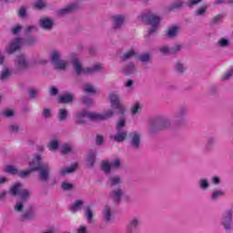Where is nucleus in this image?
Segmentation results:
<instances>
[{
	"label": "nucleus",
	"instance_id": "nucleus-1",
	"mask_svg": "<svg viewBox=\"0 0 233 233\" xmlns=\"http://www.w3.org/2000/svg\"><path fill=\"white\" fill-rule=\"evenodd\" d=\"M41 155L35 154L33 160L29 162V169L19 172V177H27L32 172H38V179L42 183H48L50 181V164L42 162Z\"/></svg>",
	"mask_w": 233,
	"mask_h": 233
},
{
	"label": "nucleus",
	"instance_id": "nucleus-2",
	"mask_svg": "<svg viewBox=\"0 0 233 233\" xmlns=\"http://www.w3.org/2000/svg\"><path fill=\"white\" fill-rule=\"evenodd\" d=\"M144 23H148L151 25V28L148 30L149 35H154L156 32H157V28L159 26V23L161 22V18L155 14H152L150 11L147 10L141 13L138 16Z\"/></svg>",
	"mask_w": 233,
	"mask_h": 233
},
{
	"label": "nucleus",
	"instance_id": "nucleus-3",
	"mask_svg": "<svg viewBox=\"0 0 233 233\" xmlns=\"http://www.w3.org/2000/svg\"><path fill=\"white\" fill-rule=\"evenodd\" d=\"M125 127H127V117H125V116H121L116 123V133L115 135H111V139H114L116 143H123V141H125L128 137V132L125 129Z\"/></svg>",
	"mask_w": 233,
	"mask_h": 233
},
{
	"label": "nucleus",
	"instance_id": "nucleus-4",
	"mask_svg": "<svg viewBox=\"0 0 233 233\" xmlns=\"http://www.w3.org/2000/svg\"><path fill=\"white\" fill-rule=\"evenodd\" d=\"M172 127V119L162 116L156 121L150 122L148 126L149 134H156V130H167Z\"/></svg>",
	"mask_w": 233,
	"mask_h": 233
},
{
	"label": "nucleus",
	"instance_id": "nucleus-5",
	"mask_svg": "<svg viewBox=\"0 0 233 233\" xmlns=\"http://www.w3.org/2000/svg\"><path fill=\"white\" fill-rule=\"evenodd\" d=\"M233 209H226L220 218V225L226 232H232L233 230Z\"/></svg>",
	"mask_w": 233,
	"mask_h": 233
},
{
	"label": "nucleus",
	"instance_id": "nucleus-6",
	"mask_svg": "<svg viewBox=\"0 0 233 233\" xmlns=\"http://www.w3.org/2000/svg\"><path fill=\"white\" fill-rule=\"evenodd\" d=\"M88 119L96 121V112H88L86 110H81L75 113L76 125H86Z\"/></svg>",
	"mask_w": 233,
	"mask_h": 233
},
{
	"label": "nucleus",
	"instance_id": "nucleus-7",
	"mask_svg": "<svg viewBox=\"0 0 233 233\" xmlns=\"http://www.w3.org/2000/svg\"><path fill=\"white\" fill-rule=\"evenodd\" d=\"M11 196H19L20 201L26 203L27 199H30V191L28 189H23V185L17 183L15 184L9 190Z\"/></svg>",
	"mask_w": 233,
	"mask_h": 233
},
{
	"label": "nucleus",
	"instance_id": "nucleus-8",
	"mask_svg": "<svg viewBox=\"0 0 233 233\" xmlns=\"http://www.w3.org/2000/svg\"><path fill=\"white\" fill-rule=\"evenodd\" d=\"M108 99L112 108H116V110H118V114H124L127 111L125 106L121 104V96H119V93H117V91H113L109 93Z\"/></svg>",
	"mask_w": 233,
	"mask_h": 233
},
{
	"label": "nucleus",
	"instance_id": "nucleus-9",
	"mask_svg": "<svg viewBox=\"0 0 233 233\" xmlns=\"http://www.w3.org/2000/svg\"><path fill=\"white\" fill-rule=\"evenodd\" d=\"M51 64L55 66L56 70H65L68 66V62L66 60L61 59V53L57 50H53L51 52Z\"/></svg>",
	"mask_w": 233,
	"mask_h": 233
},
{
	"label": "nucleus",
	"instance_id": "nucleus-10",
	"mask_svg": "<svg viewBox=\"0 0 233 233\" xmlns=\"http://www.w3.org/2000/svg\"><path fill=\"white\" fill-rule=\"evenodd\" d=\"M127 21L126 15H115L111 17L112 30L117 32L125 26Z\"/></svg>",
	"mask_w": 233,
	"mask_h": 233
},
{
	"label": "nucleus",
	"instance_id": "nucleus-11",
	"mask_svg": "<svg viewBox=\"0 0 233 233\" xmlns=\"http://www.w3.org/2000/svg\"><path fill=\"white\" fill-rule=\"evenodd\" d=\"M30 66V62L28 61V57L25 55L20 54L15 59V67L16 70H26Z\"/></svg>",
	"mask_w": 233,
	"mask_h": 233
},
{
	"label": "nucleus",
	"instance_id": "nucleus-12",
	"mask_svg": "<svg viewBox=\"0 0 233 233\" xmlns=\"http://www.w3.org/2000/svg\"><path fill=\"white\" fill-rule=\"evenodd\" d=\"M187 107H180L177 112L174 115L173 123L177 127L180 125H185L187 123Z\"/></svg>",
	"mask_w": 233,
	"mask_h": 233
},
{
	"label": "nucleus",
	"instance_id": "nucleus-13",
	"mask_svg": "<svg viewBox=\"0 0 233 233\" xmlns=\"http://www.w3.org/2000/svg\"><path fill=\"white\" fill-rule=\"evenodd\" d=\"M21 46H23V38L17 37L10 41L5 47V51L7 54H15L17 50H20Z\"/></svg>",
	"mask_w": 233,
	"mask_h": 233
},
{
	"label": "nucleus",
	"instance_id": "nucleus-14",
	"mask_svg": "<svg viewBox=\"0 0 233 233\" xmlns=\"http://www.w3.org/2000/svg\"><path fill=\"white\" fill-rule=\"evenodd\" d=\"M141 225V219L137 217L132 218L127 227H126V233H137V228H139V226Z\"/></svg>",
	"mask_w": 233,
	"mask_h": 233
},
{
	"label": "nucleus",
	"instance_id": "nucleus-15",
	"mask_svg": "<svg viewBox=\"0 0 233 233\" xmlns=\"http://www.w3.org/2000/svg\"><path fill=\"white\" fill-rule=\"evenodd\" d=\"M129 143L132 148L137 150L141 147V134L137 131H133L129 134Z\"/></svg>",
	"mask_w": 233,
	"mask_h": 233
},
{
	"label": "nucleus",
	"instance_id": "nucleus-16",
	"mask_svg": "<svg viewBox=\"0 0 233 233\" xmlns=\"http://www.w3.org/2000/svg\"><path fill=\"white\" fill-rule=\"evenodd\" d=\"M72 66L76 76H88L87 67H83L79 58H73Z\"/></svg>",
	"mask_w": 233,
	"mask_h": 233
},
{
	"label": "nucleus",
	"instance_id": "nucleus-17",
	"mask_svg": "<svg viewBox=\"0 0 233 233\" xmlns=\"http://www.w3.org/2000/svg\"><path fill=\"white\" fill-rule=\"evenodd\" d=\"M79 8V4L72 3L57 11L58 15H68Z\"/></svg>",
	"mask_w": 233,
	"mask_h": 233
},
{
	"label": "nucleus",
	"instance_id": "nucleus-18",
	"mask_svg": "<svg viewBox=\"0 0 233 233\" xmlns=\"http://www.w3.org/2000/svg\"><path fill=\"white\" fill-rule=\"evenodd\" d=\"M39 26L43 28V30H46V32H50V30L54 28V20L48 17L40 18Z\"/></svg>",
	"mask_w": 233,
	"mask_h": 233
},
{
	"label": "nucleus",
	"instance_id": "nucleus-19",
	"mask_svg": "<svg viewBox=\"0 0 233 233\" xmlns=\"http://www.w3.org/2000/svg\"><path fill=\"white\" fill-rule=\"evenodd\" d=\"M114 116V110L108 109L104 113H95V121H105Z\"/></svg>",
	"mask_w": 233,
	"mask_h": 233
},
{
	"label": "nucleus",
	"instance_id": "nucleus-20",
	"mask_svg": "<svg viewBox=\"0 0 233 233\" xmlns=\"http://www.w3.org/2000/svg\"><path fill=\"white\" fill-rule=\"evenodd\" d=\"M8 131L13 136H19V134H23V132H25V127L19 124L12 123L8 127Z\"/></svg>",
	"mask_w": 233,
	"mask_h": 233
},
{
	"label": "nucleus",
	"instance_id": "nucleus-21",
	"mask_svg": "<svg viewBox=\"0 0 233 233\" xmlns=\"http://www.w3.org/2000/svg\"><path fill=\"white\" fill-rule=\"evenodd\" d=\"M123 189L121 187H117L116 189H113L110 193V198L115 202V203H119L121 201V198H123Z\"/></svg>",
	"mask_w": 233,
	"mask_h": 233
},
{
	"label": "nucleus",
	"instance_id": "nucleus-22",
	"mask_svg": "<svg viewBox=\"0 0 233 233\" xmlns=\"http://www.w3.org/2000/svg\"><path fill=\"white\" fill-rule=\"evenodd\" d=\"M12 77V69L8 67H3L0 71V81L2 83H6Z\"/></svg>",
	"mask_w": 233,
	"mask_h": 233
},
{
	"label": "nucleus",
	"instance_id": "nucleus-23",
	"mask_svg": "<svg viewBox=\"0 0 233 233\" xmlns=\"http://www.w3.org/2000/svg\"><path fill=\"white\" fill-rule=\"evenodd\" d=\"M102 216L105 221L109 223V221H112V216H114V210L112 209V208H110V206H105L102 210Z\"/></svg>",
	"mask_w": 233,
	"mask_h": 233
},
{
	"label": "nucleus",
	"instance_id": "nucleus-24",
	"mask_svg": "<svg viewBox=\"0 0 233 233\" xmlns=\"http://www.w3.org/2000/svg\"><path fill=\"white\" fill-rule=\"evenodd\" d=\"M76 168H77V164H73L67 167H61L58 171V176L63 177L66 176V174H72V172H76Z\"/></svg>",
	"mask_w": 233,
	"mask_h": 233
},
{
	"label": "nucleus",
	"instance_id": "nucleus-25",
	"mask_svg": "<svg viewBox=\"0 0 233 233\" xmlns=\"http://www.w3.org/2000/svg\"><path fill=\"white\" fill-rule=\"evenodd\" d=\"M137 72V68L134 63H128L123 67V73L125 76H133Z\"/></svg>",
	"mask_w": 233,
	"mask_h": 233
},
{
	"label": "nucleus",
	"instance_id": "nucleus-26",
	"mask_svg": "<svg viewBox=\"0 0 233 233\" xmlns=\"http://www.w3.org/2000/svg\"><path fill=\"white\" fill-rule=\"evenodd\" d=\"M123 183L121 177L117 175L110 176L107 180V185L113 188V187H117Z\"/></svg>",
	"mask_w": 233,
	"mask_h": 233
},
{
	"label": "nucleus",
	"instance_id": "nucleus-27",
	"mask_svg": "<svg viewBox=\"0 0 233 233\" xmlns=\"http://www.w3.org/2000/svg\"><path fill=\"white\" fill-rule=\"evenodd\" d=\"M72 101H74V95H72V93H65L58 97V103H61L63 105L72 103Z\"/></svg>",
	"mask_w": 233,
	"mask_h": 233
},
{
	"label": "nucleus",
	"instance_id": "nucleus-28",
	"mask_svg": "<svg viewBox=\"0 0 233 233\" xmlns=\"http://www.w3.org/2000/svg\"><path fill=\"white\" fill-rule=\"evenodd\" d=\"M177 34H179V26L177 25H171L167 31V35L169 39H175V37H177Z\"/></svg>",
	"mask_w": 233,
	"mask_h": 233
},
{
	"label": "nucleus",
	"instance_id": "nucleus-29",
	"mask_svg": "<svg viewBox=\"0 0 233 233\" xmlns=\"http://www.w3.org/2000/svg\"><path fill=\"white\" fill-rule=\"evenodd\" d=\"M35 218V210L34 208H29L21 217L22 221H30Z\"/></svg>",
	"mask_w": 233,
	"mask_h": 233
},
{
	"label": "nucleus",
	"instance_id": "nucleus-30",
	"mask_svg": "<svg viewBox=\"0 0 233 233\" xmlns=\"http://www.w3.org/2000/svg\"><path fill=\"white\" fill-rule=\"evenodd\" d=\"M225 191L223 189H214L211 193L210 199L211 201H218L219 198H224Z\"/></svg>",
	"mask_w": 233,
	"mask_h": 233
},
{
	"label": "nucleus",
	"instance_id": "nucleus-31",
	"mask_svg": "<svg viewBox=\"0 0 233 233\" xmlns=\"http://www.w3.org/2000/svg\"><path fill=\"white\" fill-rule=\"evenodd\" d=\"M218 48H228L230 46V39L227 37H221L217 42Z\"/></svg>",
	"mask_w": 233,
	"mask_h": 233
},
{
	"label": "nucleus",
	"instance_id": "nucleus-32",
	"mask_svg": "<svg viewBox=\"0 0 233 233\" xmlns=\"http://www.w3.org/2000/svg\"><path fill=\"white\" fill-rule=\"evenodd\" d=\"M216 137L211 136L208 137L206 147H205V151L206 152H210V150H212L214 148V145H216Z\"/></svg>",
	"mask_w": 233,
	"mask_h": 233
},
{
	"label": "nucleus",
	"instance_id": "nucleus-33",
	"mask_svg": "<svg viewBox=\"0 0 233 233\" xmlns=\"http://www.w3.org/2000/svg\"><path fill=\"white\" fill-rule=\"evenodd\" d=\"M60 152L64 156H66L68 154H72V152H74V147H72V145H70V144H63L60 147Z\"/></svg>",
	"mask_w": 233,
	"mask_h": 233
},
{
	"label": "nucleus",
	"instance_id": "nucleus-34",
	"mask_svg": "<svg viewBox=\"0 0 233 233\" xmlns=\"http://www.w3.org/2000/svg\"><path fill=\"white\" fill-rule=\"evenodd\" d=\"M87 167L92 168L96 163V152L90 151L86 157Z\"/></svg>",
	"mask_w": 233,
	"mask_h": 233
},
{
	"label": "nucleus",
	"instance_id": "nucleus-35",
	"mask_svg": "<svg viewBox=\"0 0 233 233\" xmlns=\"http://www.w3.org/2000/svg\"><path fill=\"white\" fill-rule=\"evenodd\" d=\"M58 120L63 123L68 119V110L65 108H60L58 110V115H57Z\"/></svg>",
	"mask_w": 233,
	"mask_h": 233
},
{
	"label": "nucleus",
	"instance_id": "nucleus-36",
	"mask_svg": "<svg viewBox=\"0 0 233 233\" xmlns=\"http://www.w3.org/2000/svg\"><path fill=\"white\" fill-rule=\"evenodd\" d=\"M198 185L200 190H207L208 188H210V182H208V178H200Z\"/></svg>",
	"mask_w": 233,
	"mask_h": 233
},
{
	"label": "nucleus",
	"instance_id": "nucleus-37",
	"mask_svg": "<svg viewBox=\"0 0 233 233\" xmlns=\"http://www.w3.org/2000/svg\"><path fill=\"white\" fill-rule=\"evenodd\" d=\"M138 59L144 65H148V63H150V59H152V55L149 53H142L139 55Z\"/></svg>",
	"mask_w": 233,
	"mask_h": 233
},
{
	"label": "nucleus",
	"instance_id": "nucleus-38",
	"mask_svg": "<svg viewBox=\"0 0 233 233\" xmlns=\"http://www.w3.org/2000/svg\"><path fill=\"white\" fill-rule=\"evenodd\" d=\"M103 71V66L100 64H95L90 67H87V75L88 74H96L97 72H102Z\"/></svg>",
	"mask_w": 233,
	"mask_h": 233
},
{
	"label": "nucleus",
	"instance_id": "nucleus-39",
	"mask_svg": "<svg viewBox=\"0 0 233 233\" xmlns=\"http://www.w3.org/2000/svg\"><path fill=\"white\" fill-rule=\"evenodd\" d=\"M47 148L50 152H56V150L59 148V141L57 139L50 140L49 143H47Z\"/></svg>",
	"mask_w": 233,
	"mask_h": 233
},
{
	"label": "nucleus",
	"instance_id": "nucleus-40",
	"mask_svg": "<svg viewBox=\"0 0 233 233\" xmlns=\"http://www.w3.org/2000/svg\"><path fill=\"white\" fill-rule=\"evenodd\" d=\"M83 205H85V201L81 199L75 201V203L70 207L71 212H77V210H81V207H83Z\"/></svg>",
	"mask_w": 233,
	"mask_h": 233
},
{
	"label": "nucleus",
	"instance_id": "nucleus-41",
	"mask_svg": "<svg viewBox=\"0 0 233 233\" xmlns=\"http://www.w3.org/2000/svg\"><path fill=\"white\" fill-rule=\"evenodd\" d=\"M85 214H86V220L88 221V223H92V219L94 218V213L92 211V207L90 205H88L85 208Z\"/></svg>",
	"mask_w": 233,
	"mask_h": 233
},
{
	"label": "nucleus",
	"instance_id": "nucleus-42",
	"mask_svg": "<svg viewBox=\"0 0 233 233\" xmlns=\"http://www.w3.org/2000/svg\"><path fill=\"white\" fill-rule=\"evenodd\" d=\"M136 56V50L134 49H129L124 55L122 56L121 59L122 61H128V59H132Z\"/></svg>",
	"mask_w": 233,
	"mask_h": 233
},
{
	"label": "nucleus",
	"instance_id": "nucleus-43",
	"mask_svg": "<svg viewBox=\"0 0 233 233\" xmlns=\"http://www.w3.org/2000/svg\"><path fill=\"white\" fill-rule=\"evenodd\" d=\"M207 10H208V6L203 5L195 11V15H197V17H205Z\"/></svg>",
	"mask_w": 233,
	"mask_h": 233
},
{
	"label": "nucleus",
	"instance_id": "nucleus-44",
	"mask_svg": "<svg viewBox=\"0 0 233 233\" xmlns=\"http://www.w3.org/2000/svg\"><path fill=\"white\" fill-rule=\"evenodd\" d=\"M25 45H27V46H34L35 43H37V37L35 35H30L25 40Z\"/></svg>",
	"mask_w": 233,
	"mask_h": 233
},
{
	"label": "nucleus",
	"instance_id": "nucleus-45",
	"mask_svg": "<svg viewBox=\"0 0 233 233\" xmlns=\"http://www.w3.org/2000/svg\"><path fill=\"white\" fill-rule=\"evenodd\" d=\"M140 111H141V104H139V102L135 103L131 106L130 112L132 116H136L137 114H139Z\"/></svg>",
	"mask_w": 233,
	"mask_h": 233
},
{
	"label": "nucleus",
	"instance_id": "nucleus-46",
	"mask_svg": "<svg viewBox=\"0 0 233 233\" xmlns=\"http://www.w3.org/2000/svg\"><path fill=\"white\" fill-rule=\"evenodd\" d=\"M83 90L86 94H96V87L88 83L83 86Z\"/></svg>",
	"mask_w": 233,
	"mask_h": 233
},
{
	"label": "nucleus",
	"instance_id": "nucleus-47",
	"mask_svg": "<svg viewBox=\"0 0 233 233\" xmlns=\"http://www.w3.org/2000/svg\"><path fill=\"white\" fill-rule=\"evenodd\" d=\"M175 70L177 74H183L186 70L185 65L181 62H177L175 64Z\"/></svg>",
	"mask_w": 233,
	"mask_h": 233
},
{
	"label": "nucleus",
	"instance_id": "nucleus-48",
	"mask_svg": "<svg viewBox=\"0 0 233 233\" xmlns=\"http://www.w3.org/2000/svg\"><path fill=\"white\" fill-rule=\"evenodd\" d=\"M102 170L106 174H110V170H112V166H111L110 162L103 161L102 162Z\"/></svg>",
	"mask_w": 233,
	"mask_h": 233
},
{
	"label": "nucleus",
	"instance_id": "nucleus-49",
	"mask_svg": "<svg viewBox=\"0 0 233 233\" xmlns=\"http://www.w3.org/2000/svg\"><path fill=\"white\" fill-rule=\"evenodd\" d=\"M159 52H160V54H162V56H172L171 48L168 47V46H161L159 48Z\"/></svg>",
	"mask_w": 233,
	"mask_h": 233
},
{
	"label": "nucleus",
	"instance_id": "nucleus-50",
	"mask_svg": "<svg viewBox=\"0 0 233 233\" xmlns=\"http://www.w3.org/2000/svg\"><path fill=\"white\" fill-rule=\"evenodd\" d=\"M184 2L183 0H177L171 5H169V10H177V8H181L183 6Z\"/></svg>",
	"mask_w": 233,
	"mask_h": 233
},
{
	"label": "nucleus",
	"instance_id": "nucleus-51",
	"mask_svg": "<svg viewBox=\"0 0 233 233\" xmlns=\"http://www.w3.org/2000/svg\"><path fill=\"white\" fill-rule=\"evenodd\" d=\"M23 208H25V202L17 200L14 207L15 212H23Z\"/></svg>",
	"mask_w": 233,
	"mask_h": 233
},
{
	"label": "nucleus",
	"instance_id": "nucleus-52",
	"mask_svg": "<svg viewBox=\"0 0 233 233\" xmlns=\"http://www.w3.org/2000/svg\"><path fill=\"white\" fill-rule=\"evenodd\" d=\"M4 172H6L7 174H17V169L15 168V166L8 165L5 167Z\"/></svg>",
	"mask_w": 233,
	"mask_h": 233
},
{
	"label": "nucleus",
	"instance_id": "nucleus-53",
	"mask_svg": "<svg viewBox=\"0 0 233 233\" xmlns=\"http://www.w3.org/2000/svg\"><path fill=\"white\" fill-rule=\"evenodd\" d=\"M46 7V2H45V0H36L35 2V8L41 10Z\"/></svg>",
	"mask_w": 233,
	"mask_h": 233
},
{
	"label": "nucleus",
	"instance_id": "nucleus-54",
	"mask_svg": "<svg viewBox=\"0 0 233 233\" xmlns=\"http://www.w3.org/2000/svg\"><path fill=\"white\" fill-rule=\"evenodd\" d=\"M15 112H14V110H12V109H5L3 112H2V116H4V117H7V118H9V117H14V116H15Z\"/></svg>",
	"mask_w": 233,
	"mask_h": 233
},
{
	"label": "nucleus",
	"instance_id": "nucleus-55",
	"mask_svg": "<svg viewBox=\"0 0 233 233\" xmlns=\"http://www.w3.org/2000/svg\"><path fill=\"white\" fill-rule=\"evenodd\" d=\"M111 168H119L121 167V159L115 158L110 162Z\"/></svg>",
	"mask_w": 233,
	"mask_h": 233
},
{
	"label": "nucleus",
	"instance_id": "nucleus-56",
	"mask_svg": "<svg viewBox=\"0 0 233 233\" xmlns=\"http://www.w3.org/2000/svg\"><path fill=\"white\" fill-rule=\"evenodd\" d=\"M124 86L127 88V92H132V90H134V80H127Z\"/></svg>",
	"mask_w": 233,
	"mask_h": 233
},
{
	"label": "nucleus",
	"instance_id": "nucleus-57",
	"mask_svg": "<svg viewBox=\"0 0 233 233\" xmlns=\"http://www.w3.org/2000/svg\"><path fill=\"white\" fill-rule=\"evenodd\" d=\"M23 30V26L16 25L11 28V32L14 35H17Z\"/></svg>",
	"mask_w": 233,
	"mask_h": 233
},
{
	"label": "nucleus",
	"instance_id": "nucleus-58",
	"mask_svg": "<svg viewBox=\"0 0 233 233\" xmlns=\"http://www.w3.org/2000/svg\"><path fill=\"white\" fill-rule=\"evenodd\" d=\"M170 48H171V55L177 54V52H179L183 48V46L179 45V44H176L173 46H171Z\"/></svg>",
	"mask_w": 233,
	"mask_h": 233
},
{
	"label": "nucleus",
	"instance_id": "nucleus-59",
	"mask_svg": "<svg viewBox=\"0 0 233 233\" xmlns=\"http://www.w3.org/2000/svg\"><path fill=\"white\" fill-rule=\"evenodd\" d=\"M42 116L46 119H48L52 116V110H50V108H44L42 112Z\"/></svg>",
	"mask_w": 233,
	"mask_h": 233
},
{
	"label": "nucleus",
	"instance_id": "nucleus-60",
	"mask_svg": "<svg viewBox=\"0 0 233 233\" xmlns=\"http://www.w3.org/2000/svg\"><path fill=\"white\" fill-rule=\"evenodd\" d=\"M62 188L63 190H72V188H74V185L64 181L62 182Z\"/></svg>",
	"mask_w": 233,
	"mask_h": 233
},
{
	"label": "nucleus",
	"instance_id": "nucleus-61",
	"mask_svg": "<svg viewBox=\"0 0 233 233\" xmlns=\"http://www.w3.org/2000/svg\"><path fill=\"white\" fill-rule=\"evenodd\" d=\"M39 96V90L37 89H31L29 90V97L30 99H35Z\"/></svg>",
	"mask_w": 233,
	"mask_h": 233
},
{
	"label": "nucleus",
	"instance_id": "nucleus-62",
	"mask_svg": "<svg viewBox=\"0 0 233 233\" xmlns=\"http://www.w3.org/2000/svg\"><path fill=\"white\" fill-rule=\"evenodd\" d=\"M96 143L98 147H101L105 143V137L101 135H97L96 138Z\"/></svg>",
	"mask_w": 233,
	"mask_h": 233
},
{
	"label": "nucleus",
	"instance_id": "nucleus-63",
	"mask_svg": "<svg viewBox=\"0 0 233 233\" xmlns=\"http://www.w3.org/2000/svg\"><path fill=\"white\" fill-rule=\"evenodd\" d=\"M83 103L84 105H86L87 106H90V105H94V100L88 96L83 97Z\"/></svg>",
	"mask_w": 233,
	"mask_h": 233
},
{
	"label": "nucleus",
	"instance_id": "nucleus-64",
	"mask_svg": "<svg viewBox=\"0 0 233 233\" xmlns=\"http://www.w3.org/2000/svg\"><path fill=\"white\" fill-rule=\"evenodd\" d=\"M57 230L56 229V227L51 226L49 228H47L44 232L42 233H56Z\"/></svg>",
	"mask_w": 233,
	"mask_h": 233
}]
</instances>
